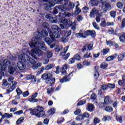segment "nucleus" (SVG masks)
Returning <instances> with one entry per match:
<instances>
[{
    "label": "nucleus",
    "mask_w": 125,
    "mask_h": 125,
    "mask_svg": "<svg viewBox=\"0 0 125 125\" xmlns=\"http://www.w3.org/2000/svg\"><path fill=\"white\" fill-rule=\"evenodd\" d=\"M116 120L117 122H119V123H123V119L121 116H116Z\"/></svg>",
    "instance_id": "nucleus-46"
},
{
    "label": "nucleus",
    "mask_w": 125,
    "mask_h": 125,
    "mask_svg": "<svg viewBox=\"0 0 125 125\" xmlns=\"http://www.w3.org/2000/svg\"><path fill=\"white\" fill-rule=\"evenodd\" d=\"M83 119H84L83 114H80L76 117V120L77 121H81V120H83Z\"/></svg>",
    "instance_id": "nucleus-36"
},
{
    "label": "nucleus",
    "mask_w": 125,
    "mask_h": 125,
    "mask_svg": "<svg viewBox=\"0 0 125 125\" xmlns=\"http://www.w3.org/2000/svg\"><path fill=\"white\" fill-rule=\"evenodd\" d=\"M46 82L48 83V84H51L55 82V79L52 78H49L48 80H47V81Z\"/></svg>",
    "instance_id": "nucleus-29"
},
{
    "label": "nucleus",
    "mask_w": 125,
    "mask_h": 125,
    "mask_svg": "<svg viewBox=\"0 0 125 125\" xmlns=\"http://www.w3.org/2000/svg\"><path fill=\"white\" fill-rule=\"evenodd\" d=\"M51 29L52 30H53L54 31H61V29L58 27L57 25H53L51 26Z\"/></svg>",
    "instance_id": "nucleus-26"
},
{
    "label": "nucleus",
    "mask_w": 125,
    "mask_h": 125,
    "mask_svg": "<svg viewBox=\"0 0 125 125\" xmlns=\"http://www.w3.org/2000/svg\"><path fill=\"white\" fill-rule=\"evenodd\" d=\"M15 88H16V87L14 86H12L11 85H9L7 89V93H10L12 91H13V90H14Z\"/></svg>",
    "instance_id": "nucleus-24"
},
{
    "label": "nucleus",
    "mask_w": 125,
    "mask_h": 125,
    "mask_svg": "<svg viewBox=\"0 0 125 125\" xmlns=\"http://www.w3.org/2000/svg\"><path fill=\"white\" fill-rule=\"evenodd\" d=\"M30 47H35V49L31 50V52L30 51H27L26 56L27 60L28 61L29 63L31 64H36V61L30 57V56H28V55H31L34 58H36V54L39 57L42 56V51L40 48H41L42 50H45L46 49V47H45V44L43 42H39L38 44V42H35V44H34V42H30L29 43Z\"/></svg>",
    "instance_id": "nucleus-1"
},
{
    "label": "nucleus",
    "mask_w": 125,
    "mask_h": 125,
    "mask_svg": "<svg viewBox=\"0 0 125 125\" xmlns=\"http://www.w3.org/2000/svg\"><path fill=\"white\" fill-rule=\"evenodd\" d=\"M24 121V118L23 117H21L19 118L16 122V124L17 125H20L21 123H23V121Z\"/></svg>",
    "instance_id": "nucleus-41"
},
{
    "label": "nucleus",
    "mask_w": 125,
    "mask_h": 125,
    "mask_svg": "<svg viewBox=\"0 0 125 125\" xmlns=\"http://www.w3.org/2000/svg\"><path fill=\"white\" fill-rule=\"evenodd\" d=\"M90 55H91L90 53L86 52L83 55V58H90L91 57Z\"/></svg>",
    "instance_id": "nucleus-40"
},
{
    "label": "nucleus",
    "mask_w": 125,
    "mask_h": 125,
    "mask_svg": "<svg viewBox=\"0 0 125 125\" xmlns=\"http://www.w3.org/2000/svg\"><path fill=\"white\" fill-rule=\"evenodd\" d=\"M25 53L21 54L18 56V60L19 62H24L26 60V57L25 56Z\"/></svg>",
    "instance_id": "nucleus-15"
},
{
    "label": "nucleus",
    "mask_w": 125,
    "mask_h": 125,
    "mask_svg": "<svg viewBox=\"0 0 125 125\" xmlns=\"http://www.w3.org/2000/svg\"><path fill=\"white\" fill-rule=\"evenodd\" d=\"M11 64L10 61L8 59H5L3 62L0 64V72H2V71H5L6 70V67H9Z\"/></svg>",
    "instance_id": "nucleus-5"
},
{
    "label": "nucleus",
    "mask_w": 125,
    "mask_h": 125,
    "mask_svg": "<svg viewBox=\"0 0 125 125\" xmlns=\"http://www.w3.org/2000/svg\"><path fill=\"white\" fill-rule=\"evenodd\" d=\"M125 58V53L123 54H120L118 56V60L119 61H122Z\"/></svg>",
    "instance_id": "nucleus-27"
},
{
    "label": "nucleus",
    "mask_w": 125,
    "mask_h": 125,
    "mask_svg": "<svg viewBox=\"0 0 125 125\" xmlns=\"http://www.w3.org/2000/svg\"><path fill=\"white\" fill-rule=\"evenodd\" d=\"M99 11L97 10V9L94 8L93 9H92L91 11L90 12L89 16L91 18H92L93 17H94V15L95 14H98Z\"/></svg>",
    "instance_id": "nucleus-16"
},
{
    "label": "nucleus",
    "mask_w": 125,
    "mask_h": 125,
    "mask_svg": "<svg viewBox=\"0 0 125 125\" xmlns=\"http://www.w3.org/2000/svg\"><path fill=\"white\" fill-rule=\"evenodd\" d=\"M35 76L33 75H28L26 76V80H33Z\"/></svg>",
    "instance_id": "nucleus-47"
},
{
    "label": "nucleus",
    "mask_w": 125,
    "mask_h": 125,
    "mask_svg": "<svg viewBox=\"0 0 125 125\" xmlns=\"http://www.w3.org/2000/svg\"><path fill=\"white\" fill-rule=\"evenodd\" d=\"M13 66L14 67L12 66V65H11L8 68V72L10 74H11V75H12L13 73H14V71L17 70V67H15L14 64H13Z\"/></svg>",
    "instance_id": "nucleus-17"
},
{
    "label": "nucleus",
    "mask_w": 125,
    "mask_h": 125,
    "mask_svg": "<svg viewBox=\"0 0 125 125\" xmlns=\"http://www.w3.org/2000/svg\"><path fill=\"white\" fill-rule=\"evenodd\" d=\"M93 122H94V124H95L96 125V124H99V123H100V119H99L97 117H95L94 119Z\"/></svg>",
    "instance_id": "nucleus-52"
},
{
    "label": "nucleus",
    "mask_w": 125,
    "mask_h": 125,
    "mask_svg": "<svg viewBox=\"0 0 125 125\" xmlns=\"http://www.w3.org/2000/svg\"><path fill=\"white\" fill-rule=\"evenodd\" d=\"M35 38H33L31 42H34V44H36V42H37L38 44H39V42H43L41 40V39H42V36L41 32H37L35 34Z\"/></svg>",
    "instance_id": "nucleus-6"
},
{
    "label": "nucleus",
    "mask_w": 125,
    "mask_h": 125,
    "mask_svg": "<svg viewBox=\"0 0 125 125\" xmlns=\"http://www.w3.org/2000/svg\"><path fill=\"white\" fill-rule=\"evenodd\" d=\"M110 120H111V117H110V116H106L103 118V121H104V122H106V121H110Z\"/></svg>",
    "instance_id": "nucleus-44"
},
{
    "label": "nucleus",
    "mask_w": 125,
    "mask_h": 125,
    "mask_svg": "<svg viewBox=\"0 0 125 125\" xmlns=\"http://www.w3.org/2000/svg\"><path fill=\"white\" fill-rule=\"evenodd\" d=\"M107 66V63H106L105 62H103L101 63L100 67L101 68H102V69H105V68H106Z\"/></svg>",
    "instance_id": "nucleus-55"
},
{
    "label": "nucleus",
    "mask_w": 125,
    "mask_h": 125,
    "mask_svg": "<svg viewBox=\"0 0 125 125\" xmlns=\"http://www.w3.org/2000/svg\"><path fill=\"white\" fill-rule=\"evenodd\" d=\"M87 36H88L87 30L85 31L84 33H81L80 31V33L76 34V37L78 39H81V38L85 39Z\"/></svg>",
    "instance_id": "nucleus-10"
},
{
    "label": "nucleus",
    "mask_w": 125,
    "mask_h": 125,
    "mask_svg": "<svg viewBox=\"0 0 125 125\" xmlns=\"http://www.w3.org/2000/svg\"><path fill=\"white\" fill-rule=\"evenodd\" d=\"M55 5V3L52 1H47L46 3V7L47 9H51V7Z\"/></svg>",
    "instance_id": "nucleus-14"
},
{
    "label": "nucleus",
    "mask_w": 125,
    "mask_h": 125,
    "mask_svg": "<svg viewBox=\"0 0 125 125\" xmlns=\"http://www.w3.org/2000/svg\"><path fill=\"white\" fill-rule=\"evenodd\" d=\"M29 101L30 102L34 103L35 102H38V101H39V100L36 99V98H33V97H31V98L29 99Z\"/></svg>",
    "instance_id": "nucleus-43"
},
{
    "label": "nucleus",
    "mask_w": 125,
    "mask_h": 125,
    "mask_svg": "<svg viewBox=\"0 0 125 125\" xmlns=\"http://www.w3.org/2000/svg\"><path fill=\"white\" fill-rule=\"evenodd\" d=\"M75 7V4L72 2H69V8H70L71 9L74 8Z\"/></svg>",
    "instance_id": "nucleus-61"
},
{
    "label": "nucleus",
    "mask_w": 125,
    "mask_h": 125,
    "mask_svg": "<svg viewBox=\"0 0 125 125\" xmlns=\"http://www.w3.org/2000/svg\"><path fill=\"white\" fill-rule=\"evenodd\" d=\"M109 13L111 17H112V18H115L116 17V11H111Z\"/></svg>",
    "instance_id": "nucleus-37"
},
{
    "label": "nucleus",
    "mask_w": 125,
    "mask_h": 125,
    "mask_svg": "<svg viewBox=\"0 0 125 125\" xmlns=\"http://www.w3.org/2000/svg\"><path fill=\"white\" fill-rule=\"evenodd\" d=\"M64 121H65V119H64V118L61 117L59 118L58 120H57V124H59V125H60L62 124V123L64 122Z\"/></svg>",
    "instance_id": "nucleus-39"
},
{
    "label": "nucleus",
    "mask_w": 125,
    "mask_h": 125,
    "mask_svg": "<svg viewBox=\"0 0 125 125\" xmlns=\"http://www.w3.org/2000/svg\"><path fill=\"white\" fill-rule=\"evenodd\" d=\"M104 101V103H101L99 104L100 108H103L105 104H109V103H112V101H111V100L110 99V97L109 96L105 97Z\"/></svg>",
    "instance_id": "nucleus-9"
},
{
    "label": "nucleus",
    "mask_w": 125,
    "mask_h": 125,
    "mask_svg": "<svg viewBox=\"0 0 125 125\" xmlns=\"http://www.w3.org/2000/svg\"><path fill=\"white\" fill-rule=\"evenodd\" d=\"M69 56H70V53H68L66 55L64 54L63 56H62V58L64 59V60H67V59H68L69 58Z\"/></svg>",
    "instance_id": "nucleus-60"
},
{
    "label": "nucleus",
    "mask_w": 125,
    "mask_h": 125,
    "mask_svg": "<svg viewBox=\"0 0 125 125\" xmlns=\"http://www.w3.org/2000/svg\"><path fill=\"white\" fill-rule=\"evenodd\" d=\"M67 68H68V65L67 64H64L62 66V74H65L66 73V70H67Z\"/></svg>",
    "instance_id": "nucleus-33"
},
{
    "label": "nucleus",
    "mask_w": 125,
    "mask_h": 125,
    "mask_svg": "<svg viewBox=\"0 0 125 125\" xmlns=\"http://www.w3.org/2000/svg\"><path fill=\"white\" fill-rule=\"evenodd\" d=\"M55 66L54 64H48L47 66H46L45 69V70H50V69H52V68H53Z\"/></svg>",
    "instance_id": "nucleus-38"
},
{
    "label": "nucleus",
    "mask_w": 125,
    "mask_h": 125,
    "mask_svg": "<svg viewBox=\"0 0 125 125\" xmlns=\"http://www.w3.org/2000/svg\"><path fill=\"white\" fill-rule=\"evenodd\" d=\"M2 118H6V119H10V118H12L13 117V114L12 113H5L3 114Z\"/></svg>",
    "instance_id": "nucleus-21"
},
{
    "label": "nucleus",
    "mask_w": 125,
    "mask_h": 125,
    "mask_svg": "<svg viewBox=\"0 0 125 125\" xmlns=\"http://www.w3.org/2000/svg\"><path fill=\"white\" fill-rule=\"evenodd\" d=\"M48 115H53L55 113V108H51L49 111H47Z\"/></svg>",
    "instance_id": "nucleus-34"
},
{
    "label": "nucleus",
    "mask_w": 125,
    "mask_h": 125,
    "mask_svg": "<svg viewBox=\"0 0 125 125\" xmlns=\"http://www.w3.org/2000/svg\"><path fill=\"white\" fill-rule=\"evenodd\" d=\"M54 91V88L53 87H49L47 89V92L48 94H50L51 92H53Z\"/></svg>",
    "instance_id": "nucleus-42"
},
{
    "label": "nucleus",
    "mask_w": 125,
    "mask_h": 125,
    "mask_svg": "<svg viewBox=\"0 0 125 125\" xmlns=\"http://www.w3.org/2000/svg\"><path fill=\"white\" fill-rule=\"evenodd\" d=\"M85 102H86V101L85 100H83L82 101L79 102V103L77 104V105L78 106L83 105L84 104H85Z\"/></svg>",
    "instance_id": "nucleus-48"
},
{
    "label": "nucleus",
    "mask_w": 125,
    "mask_h": 125,
    "mask_svg": "<svg viewBox=\"0 0 125 125\" xmlns=\"http://www.w3.org/2000/svg\"><path fill=\"white\" fill-rule=\"evenodd\" d=\"M125 27V18L123 19L122 22L121 28L123 29Z\"/></svg>",
    "instance_id": "nucleus-64"
},
{
    "label": "nucleus",
    "mask_w": 125,
    "mask_h": 125,
    "mask_svg": "<svg viewBox=\"0 0 125 125\" xmlns=\"http://www.w3.org/2000/svg\"><path fill=\"white\" fill-rule=\"evenodd\" d=\"M21 114H23V110H21L18 111H16L14 112V115H21Z\"/></svg>",
    "instance_id": "nucleus-63"
},
{
    "label": "nucleus",
    "mask_w": 125,
    "mask_h": 125,
    "mask_svg": "<svg viewBox=\"0 0 125 125\" xmlns=\"http://www.w3.org/2000/svg\"><path fill=\"white\" fill-rule=\"evenodd\" d=\"M68 41V37H66L65 35H64L62 38V42H66Z\"/></svg>",
    "instance_id": "nucleus-54"
},
{
    "label": "nucleus",
    "mask_w": 125,
    "mask_h": 125,
    "mask_svg": "<svg viewBox=\"0 0 125 125\" xmlns=\"http://www.w3.org/2000/svg\"><path fill=\"white\" fill-rule=\"evenodd\" d=\"M71 34H72V31H71V30H68L67 31H66L65 33L64 36H65V37H67V38H68V37H69V36H71Z\"/></svg>",
    "instance_id": "nucleus-51"
},
{
    "label": "nucleus",
    "mask_w": 125,
    "mask_h": 125,
    "mask_svg": "<svg viewBox=\"0 0 125 125\" xmlns=\"http://www.w3.org/2000/svg\"><path fill=\"white\" fill-rule=\"evenodd\" d=\"M117 56H118V54H115L113 55L108 57L106 60V61H112V60L116 59V58H117Z\"/></svg>",
    "instance_id": "nucleus-20"
},
{
    "label": "nucleus",
    "mask_w": 125,
    "mask_h": 125,
    "mask_svg": "<svg viewBox=\"0 0 125 125\" xmlns=\"http://www.w3.org/2000/svg\"><path fill=\"white\" fill-rule=\"evenodd\" d=\"M77 5L76 6V10H75V14H80L81 13L82 10L80 9V8H79V6H80V3H79V1L77 2Z\"/></svg>",
    "instance_id": "nucleus-23"
},
{
    "label": "nucleus",
    "mask_w": 125,
    "mask_h": 125,
    "mask_svg": "<svg viewBox=\"0 0 125 125\" xmlns=\"http://www.w3.org/2000/svg\"><path fill=\"white\" fill-rule=\"evenodd\" d=\"M95 73H94V78L96 80H97L99 78V73L97 71L98 70V66L95 67Z\"/></svg>",
    "instance_id": "nucleus-22"
},
{
    "label": "nucleus",
    "mask_w": 125,
    "mask_h": 125,
    "mask_svg": "<svg viewBox=\"0 0 125 125\" xmlns=\"http://www.w3.org/2000/svg\"><path fill=\"white\" fill-rule=\"evenodd\" d=\"M7 84H8V83L7 81L5 79L3 80V83L2 84V86H7Z\"/></svg>",
    "instance_id": "nucleus-56"
},
{
    "label": "nucleus",
    "mask_w": 125,
    "mask_h": 125,
    "mask_svg": "<svg viewBox=\"0 0 125 125\" xmlns=\"http://www.w3.org/2000/svg\"><path fill=\"white\" fill-rule=\"evenodd\" d=\"M88 36H91L92 38H95L96 37V32L94 30H87Z\"/></svg>",
    "instance_id": "nucleus-19"
},
{
    "label": "nucleus",
    "mask_w": 125,
    "mask_h": 125,
    "mask_svg": "<svg viewBox=\"0 0 125 125\" xmlns=\"http://www.w3.org/2000/svg\"><path fill=\"white\" fill-rule=\"evenodd\" d=\"M109 49H104L103 50V51H101L102 55H105L107 54L109 52Z\"/></svg>",
    "instance_id": "nucleus-35"
},
{
    "label": "nucleus",
    "mask_w": 125,
    "mask_h": 125,
    "mask_svg": "<svg viewBox=\"0 0 125 125\" xmlns=\"http://www.w3.org/2000/svg\"><path fill=\"white\" fill-rule=\"evenodd\" d=\"M31 115H35L38 118L43 117L45 114V112L43 111V107L41 106H38L34 109H30Z\"/></svg>",
    "instance_id": "nucleus-4"
},
{
    "label": "nucleus",
    "mask_w": 125,
    "mask_h": 125,
    "mask_svg": "<svg viewBox=\"0 0 125 125\" xmlns=\"http://www.w3.org/2000/svg\"><path fill=\"white\" fill-rule=\"evenodd\" d=\"M62 22L63 24H60V26L61 27V29H67V27H68V26H71V29L73 31H75V30H76L77 24L76 23L75 21L72 23L71 21L68 20L67 19L63 18V19H62Z\"/></svg>",
    "instance_id": "nucleus-3"
},
{
    "label": "nucleus",
    "mask_w": 125,
    "mask_h": 125,
    "mask_svg": "<svg viewBox=\"0 0 125 125\" xmlns=\"http://www.w3.org/2000/svg\"><path fill=\"white\" fill-rule=\"evenodd\" d=\"M41 79L42 80H43V81H45L46 80V82L47 81H48V80H49V78L47 77V74H45V73L42 75Z\"/></svg>",
    "instance_id": "nucleus-32"
},
{
    "label": "nucleus",
    "mask_w": 125,
    "mask_h": 125,
    "mask_svg": "<svg viewBox=\"0 0 125 125\" xmlns=\"http://www.w3.org/2000/svg\"><path fill=\"white\" fill-rule=\"evenodd\" d=\"M63 17H70L71 16V13L68 12H65L63 14H62Z\"/></svg>",
    "instance_id": "nucleus-50"
},
{
    "label": "nucleus",
    "mask_w": 125,
    "mask_h": 125,
    "mask_svg": "<svg viewBox=\"0 0 125 125\" xmlns=\"http://www.w3.org/2000/svg\"><path fill=\"white\" fill-rule=\"evenodd\" d=\"M67 7H66V6H57L54 9L53 13V14H57V13H58V10L62 12L65 11Z\"/></svg>",
    "instance_id": "nucleus-8"
},
{
    "label": "nucleus",
    "mask_w": 125,
    "mask_h": 125,
    "mask_svg": "<svg viewBox=\"0 0 125 125\" xmlns=\"http://www.w3.org/2000/svg\"><path fill=\"white\" fill-rule=\"evenodd\" d=\"M16 68H18L19 70H24L26 68V65L23 63V62H19L17 63V66L16 65Z\"/></svg>",
    "instance_id": "nucleus-12"
},
{
    "label": "nucleus",
    "mask_w": 125,
    "mask_h": 125,
    "mask_svg": "<svg viewBox=\"0 0 125 125\" xmlns=\"http://www.w3.org/2000/svg\"><path fill=\"white\" fill-rule=\"evenodd\" d=\"M88 110L90 112H92L94 110V105L91 104H88Z\"/></svg>",
    "instance_id": "nucleus-25"
},
{
    "label": "nucleus",
    "mask_w": 125,
    "mask_h": 125,
    "mask_svg": "<svg viewBox=\"0 0 125 125\" xmlns=\"http://www.w3.org/2000/svg\"><path fill=\"white\" fill-rule=\"evenodd\" d=\"M73 58H74V60L76 59V60H81V56L79 55V54H77L75 55H74Z\"/></svg>",
    "instance_id": "nucleus-53"
},
{
    "label": "nucleus",
    "mask_w": 125,
    "mask_h": 125,
    "mask_svg": "<svg viewBox=\"0 0 125 125\" xmlns=\"http://www.w3.org/2000/svg\"><path fill=\"white\" fill-rule=\"evenodd\" d=\"M62 48H63L62 47L60 46H57L56 47L55 50V51H56L57 52H58L60 51V50H62Z\"/></svg>",
    "instance_id": "nucleus-58"
},
{
    "label": "nucleus",
    "mask_w": 125,
    "mask_h": 125,
    "mask_svg": "<svg viewBox=\"0 0 125 125\" xmlns=\"http://www.w3.org/2000/svg\"><path fill=\"white\" fill-rule=\"evenodd\" d=\"M93 46V44H86L84 45V47L82 48L83 52L84 51H90L91 49H92Z\"/></svg>",
    "instance_id": "nucleus-11"
},
{
    "label": "nucleus",
    "mask_w": 125,
    "mask_h": 125,
    "mask_svg": "<svg viewBox=\"0 0 125 125\" xmlns=\"http://www.w3.org/2000/svg\"><path fill=\"white\" fill-rule=\"evenodd\" d=\"M43 41L47 43V44H50L52 43V41L49 38H45L43 39Z\"/></svg>",
    "instance_id": "nucleus-30"
},
{
    "label": "nucleus",
    "mask_w": 125,
    "mask_h": 125,
    "mask_svg": "<svg viewBox=\"0 0 125 125\" xmlns=\"http://www.w3.org/2000/svg\"><path fill=\"white\" fill-rule=\"evenodd\" d=\"M49 21L51 23H57V19L56 17H51L49 19Z\"/></svg>",
    "instance_id": "nucleus-31"
},
{
    "label": "nucleus",
    "mask_w": 125,
    "mask_h": 125,
    "mask_svg": "<svg viewBox=\"0 0 125 125\" xmlns=\"http://www.w3.org/2000/svg\"><path fill=\"white\" fill-rule=\"evenodd\" d=\"M92 25L93 27L95 28V29H96L97 30H100V29L99 28V26H98V24H97V23H96V22H93Z\"/></svg>",
    "instance_id": "nucleus-45"
},
{
    "label": "nucleus",
    "mask_w": 125,
    "mask_h": 125,
    "mask_svg": "<svg viewBox=\"0 0 125 125\" xmlns=\"http://www.w3.org/2000/svg\"><path fill=\"white\" fill-rule=\"evenodd\" d=\"M53 74H54V73L52 71H50V72H48L47 74L48 79H50L51 78V77H52L53 76Z\"/></svg>",
    "instance_id": "nucleus-49"
},
{
    "label": "nucleus",
    "mask_w": 125,
    "mask_h": 125,
    "mask_svg": "<svg viewBox=\"0 0 125 125\" xmlns=\"http://www.w3.org/2000/svg\"><path fill=\"white\" fill-rule=\"evenodd\" d=\"M16 91L18 95H21L22 94V91L19 87L16 89Z\"/></svg>",
    "instance_id": "nucleus-59"
},
{
    "label": "nucleus",
    "mask_w": 125,
    "mask_h": 125,
    "mask_svg": "<svg viewBox=\"0 0 125 125\" xmlns=\"http://www.w3.org/2000/svg\"><path fill=\"white\" fill-rule=\"evenodd\" d=\"M41 36L42 37H47L48 36V33L46 31V30H42L41 32Z\"/></svg>",
    "instance_id": "nucleus-28"
},
{
    "label": "nucleus",
    "mask_w": 125,
    "mask_h": 125,
    "mask_svg": "<svg viewBox=\"0 0 125 125\" xmlns=\"http://www.w3.org/2000/svg\"><path fill=\"white\" fill-rule=\"evenodd\" d=\"M60 30H57L54 31V32H50L49 35L50 38L52 39L53 41L54 39H58V38H60Z\"/></svg>",
    "instance_id": "nucleus-7"
},
{
    "label": "nucleus",
    "mask_w": 125,
    "mask_h": 125,
    "mask_svg": "<svg viewBox=\"0 0 125 125\" xmlns=\"http://www.w3.org/2000/svg\"><path fill=\"white\" fill-rule=\"evenodd\" d=\"M70 80V75L65 76L62 79L60 80V83H65L66 82H69V81Z\"/></svg>",
    "instance_id": "nucleus-18"
},
{
    "label": "nucleus",
    "mask_w": 125,
    "mask_h": 125,
    "mask_svg": "<svg viewBox=\"0 0 125 125\" xmlns=\"http://www.w3.org/2000/svg\"><path fill=\"white\" fill-rule=\"evenodd\" d=\"M102 3V6H100V10L103 11V13H106L108 9H111L112 7L107 1H102V0H91L89 1V5L91 6H97L98 4Z\"/></svg>",
    "instance_id": "nucleus-2"
},
{
    "label": "nucleus",
    "mask_w": 125,
    "mask_h": 125,
    "mask_svg": "<svg viewBox=\"0 0 125 125\" xmlns=\"http://www.w3.org/2000/svg\"><path fill=\"white\" fill-rule=\"evenodd\" d=\"M105 110L106 112H112L113 111V108H112V107L110 106H107L105 107Z\"/></svg>",
    "instance_id": "nucleus-57"
},
{
    "label": "nucleus",
    "mask_w": 125,
    "mask_h": 125,
    "mask_svg": "<svg viewBox=\"0 0 125 125\" xmlns=\"http://www.w3.org/2000/svg\"><path fill=\"white\" fill-rule=\"evenodd\" d=\"M55 2L56 3H61L62 5H60V6H65L66 4H68L69 0H54Z\"/></svg>",
    "instance_id": "nucleus-13"
},
{
    "label": "nucleus",
    "mask_w": 125,
    "mask_h": 125,
    "mask_svg": "<svg viewBox=\"0 0 125 125\" xmlns=\"http://www.w3.org/2000/svg\"><path fill=\"white\" fill-rule=\"evenodd\" d=\"M52 52H50V51H48L47 52V58H51V57H52Z\"/></svg>",
    "instance_id": "nucleus-62"
}]
</instances>
